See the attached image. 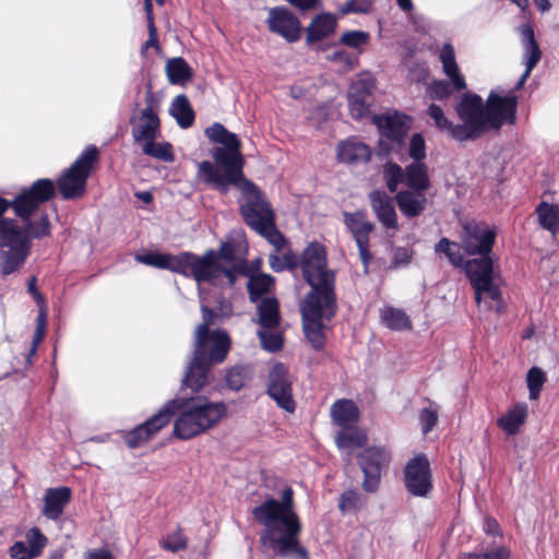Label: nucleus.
<instances>
[{"instance_id": "nucleus-1", "label": "nucleus", "mask_w": 559, "mask_h": 559, "mask_svg": "<svg viewBox=\"0 0 559 559\" xmlns=\"http://www.w3.org/2000/svg\"><path fill=\"white\" fill-rule=\"evenodd\" d=\"M298 269L310 286L300 305L304 333L311 346L319 350L325 344L326 323L337 311L336 273L329 267L326 249L318 241L302 250Z\"/></svg>"}, {"instance_id": "nucleus-2", "label": "nucleus", "mask_w": 559, "mask_h": 559, "mask_svg": "<svg viewBox=\"0 0 559 559\" xmlns=\"http://www.w3.org/2000/svg\"><path fill=\"white\" fill-rule=\"evenodd\" d=\"M56 194V185L50 179H37L13 199L12 209L22 221L0 218V249L31 246V238H43L50 234V223L43 204Z\"/></svg>"}, {"instance_id": "nucleus-3", "label": "nucleus", "mask_w": 559, "mask_h": 559, "mask_svg": "<svg viewBox=\"0 0 559 559\" xmlns=\"http://www.w3.org/2000/svg\"><path fill=\"white\" fill-rule=\"evenodd\" d=\"M496 239V230L484 222L472 221L464 225L462 245L467 254H480L465 263V272L475 292L478 306L502 311V293L500 278L495 272L493 261L488 254L491 252Z\"/></svg>"}, {"instance_id": "nucleus-4", "label": "nucleus", "mask_w": 559, "mask_h": 559, "mask_svg": "<svg viewBox=\"0 0 559 559\" xmlns=\"http://www.w3.org/2000/svg\"><path fill=\"white\" fill-rule=\"evenodd\" d=\"M252 515L264 528L260 539L264 547L281 557L308 559V551L299 544L301 523L294 509L293 490L286 487L281 500L267 498L252 509Z\"/></svg>"}, {"instance_id": "nucleus-5", "label": "nucleus", "mask_w": 559, "mask_h": 559, "mask_svg": "<svg viewBox=\"0 0 559 559\" xmlns=\"http://www.w3.org/2000/svg\"><path fill=\"white\" fill-rule=\"evenodd\" d=\"M206 136L222 146L214 147V163H198V179L212 189L226 194L231 186H238L243 179L245 159L241 143L236 133L229 132L222 123L215 122L205 130Z\"/></svg>"}, {"instance_id": "nucleus-6", "label": "nucleus", "mask_w": 559, "mask_h": 559, "mask_svg": "<svg viewBox=\"0 0 559 559\" xmlns=\"http://www.w3.org/2000/svg\"><path fill=\"white\" fill-rule=\"evenodd\" d=\"M201 310L203 322L195 330L193 357L181 383L182 388H190L194 392L207 383L212 365L223 362L230 348V340L225 331H209L214 312L205 305Z\"/></svg>"}, {"instance_id": "nucleus-7", "label": "nucleus", "mask_w": 559, "mask_h": 559, "mask_svg": "<svg viewBox=\"0 0 559 559\" xmlns=\"http://www.w3.org/2000/svg\"><path fill=\"white\" fill-rule=\"evenodd\" d=\"M168 418H177L174 424V435L188 440L205 432L216 425L226 414L223 402H211L206 396L176 397L168 401L160 409Z\"/></svg>"}, {"instance_id": "nucleus-8", "label": "nucleus", "mask_w": 559, "mask_h": 559, "mask_svg": "<svg viewBox=\"0 0 559 559\" xmlns=\"http://www.w3.org/2000/svg\"><path fill=\"white\" fill-rule=\"evenodd\" d=\"M167 270L187 277L192 276L199 284L211 283L229 287L235 284V271L219 266L213 250L202 257L190 252L177 255L169 253Z\"/></svg>"}, {"instance_id": "nucleus-9", "label": "nucleus", "mask_w": 559, "mask_h": 559, "mask_svg": "<svg viewBox=\"0 0 559 559\" xmlns=\"http://www.w3.org/2000/svg\"><path fill=\"white\" fill-rule=\"evenodd\" d=\"M98 157L95 145L87 146L75 162L58 178L57 187L66 200L81 198L86 190V181Z\"/></svg>"}, {"instance_id": "nucleus-10", "label": "nucleus", "mask_w": 559, "mask_h": 559, "mask_svg": "<svg viewBox=\"0 0 559 559\" xmlns=\"http://www.w3.org/2000/svg\"><path fill=\"white\" fill-rule=\"evenodd\" d=\"M462 124L455 126L454 140L463 142L475 140L488 128L486 108L483 98L476 94H466L456 107Z\"/></svg>"}, {"instance_id": "nucleus-11", "label": "nucleus", "mask_w": 559, "mask_h": 559, "mask_svg": "<svg viewBox=\"0 0 559 559\" xmlns=\"http://www.w3.org/2000/svg\"><path fill=\"white\" fill-rule=\"evenodd\" d=\"M237 187L242 190L247 198V202L241 205V214L248 226L254 231H259L275 219L271 205L264 200L253 182L243 176Z\"/></svg>"}, {"instance_id": "nucleus-12", "label": "nucleus", "mask_w": 559, "mask_h": 559, "mask_svg": "<svg viewBox=\"0 0 559 559\" xmlns=\"http://www.w3.org/2000/svg\"><path fill=\"white\" fill-rule=\"evenodd\" d=\"M404 486L409 495L427 498L433 488L432 471L426 454H417L404 466Z\"/></svg>"}, {"instance_id": "nucleus-13", "label": "nucleus", "mask_w": 559, "mask_h": 559, "mask_svg": "<svg viewBox=\"0 0 559 559\" xmlns=\"http://www.w3.org/2000/svg\"><path fill=\"white\" fill-rule=\"evenodd\" d=\"M267 394L280 408L287 413L295 412L296 402L293 397V380L287 367L282 362L275 364L269 372Z\"/></svg>"}, {"instance_id": "nucleus-14", "label": "nucleus", "mask_w": 559, "mask_h": 559, "mask_svg": "<svg viewBox=\"0 0 559 559\" xmlns=\"http://www.w3.org/2000/svg\"><path fill=\"white\" fill-rule=\"evenodd\" d=\"M516 107L518 97L513 92L504 96L490 92L485 105L488 128L499 130L504 124H514Z\"/></svg>"}, {"instance_id": "nucleus-15", "label": "nucleus", "mask_w": 559, "mask_h": 559, "mask_svg": "<svg viewBox=\"0 0 559 559\" xmlns=\"http://www.w3.org/2000/svg\"><path fill=\"white\" fill-rule=\"evenodd\" d=\"M391 456L383 447H369L358 456V463L364 473L362 488L368 492H374L379 488L381 471Z\"/></svg>"}, {"instance_id": "nucleus-16", "label": "nucleus", "mask_w": 559, "mask_h": 559, "mask_svg": "<svg viewBox=\"0 0 559 559\" xmlns=\"http://www.w3.org/2000/svg\"><path fill=\"white\" fill-rule=\"evenodd\" d=\"M265 23L271 33L281 36L287 43H296L301 38V23L297 15L287 8L269 9Z\"/></svg>"}, {"instance_id": "nucleus-17", "label": "nucleus", "mask_w": 559, "mask_h": 559, "mask_svg": "<svg viewBox=\"0 0 559 559\" xmlns=\"http://www.w3.org/2000/svg\"><path fill=\"white\" fill-rule=\"evenodd\" d=\"M344 223L356 241L365 272H368V264L371 260L369 235L373 229V225L367 219L366 213L362 211L344 213Z\"/></svg>"}, {"instance_id": "nucleus-18", "label": "nucleus", "mask_w": 559, "mask_h": 559, "mask_svg": "<svg viewBox=\"0 0 559 559\" xmlns=\"http://www.w3.org/2000/svg\"><path fill=\"white\" fill-rule=\"evenodd\" d=\"M372 121L383 136L396 143L403 141L409 128V118L397 111L376 115Z\"/></svg>"}, {"instance_id": "nucleus-19", "label": "nucleus", "mask_w": 559, "mask_h": 559, "mask_svg": "<svg viewBox=\"0 0 559 559\" xmlns=\"http://www.w3.org/2000/svg\"><path fill=\"white\" fill-rule=\"evenodd\" d=\"M519 32L521 35V41L524 47V63L525 71L522 74L521 79L516 83L514 90H519L523 86L527 78L530 76L532 70L538 63L542 58V51L538 47V44L535 39L534 28L531 23H524L520 25Z\"/></svg>"}, {"instance_id": "nucleus-20", "label": "nucleus", "mask_w": 559, "mask_h": 559, "mask_svg": "<svg viewBox=\"0 0 559 559\" xmlns=\"http://www.w3.org/2000/svg\"><path fill=\"white\" fill-rule=\"evenodd\" d=\"M132 136L135 142L156 139L159 132V118L153 107L147 105L139 115L131 118Z\"/></svg>"}, {"instance_id": "nucleus-21", "label": "nucleus", "mask_w": 559, "mask_h": 559, "mask_svg": "<svg viewBox=\"0 0 559 559\" xmlns=\"http://www.w3.org/2000/svg\"><path fill=\"white\" fill-rule=\"evenodd\" d=\"M368 441L367 433L356 424L342 427L335 436L337 449L342 452L343 460L349 463L353 452L366 445Z\"/></svg>"}, {"instance_id": "nucleus-22", "label": "nucleus", "mask_w": 559, "mask_h": 559, "mask_svg": "<svg viewBox=\"0 0 559 559\" xmlns=\"http://www.w3.org/2000/svg\"><path fill=\"white\" fill-rule=\"evenodd\" d=\"M168 424V418L165 414H162L159 411L157 414L153 415L143 424L136 426L131 431L127 432L124 436L126 443L130 448H136L151 439L155 433H157L162 428H164Z\"/></svg>"}, {"instance_id": "nucleus-23", "label": "nucleus", "mask_w": 559, "mask_h": 559, "mask_svg": "<svg viewBox=\"0 0 559 559\" xmlns=\"http://www.w3.org/2000/svg\"><path fill=\"white\" fill-rule=\"evenodd\" d=\"M69 487H56L46 490L44 496L43 514L49 520L57 521L63 514L64 508L71 500Z\"/></svg>"}, {"instance_id": "nucleus-24", "label": "nucleus", "mask_w": 559, "mask_h": 559, "mask_svg": "<svg viewBox=\"0 0 559 559\" xmlns=\"http://www.w3.org/2000/svg\"><path fill=\"white\" fill-rule=\"evenodd\" d=\"M371 207L385 228H396L397 216L393 199L384 191L374 190L369 194Z\"/></svg>"}, {"instance_id": "nucleus-25", "label": "nucleus", "mask_w": 559, "mask_h": 559, "mask_svg": "<svg viewBox=\"0 0 559 559\" xmlns=\"http://www.w3.org/2000/svg\"><path fill=\"white\" fill-rule=\"evenodd\" d=\"M370 147L355 139L343 141L337 146V158L348 165L366 164L370 160Z\"/></svg>"}, {"instance_id": "nucleus-26", "label": "nucleus", "mask_w": 559, "mask_h": 559, "mask_svg": "<svg viewBox=\"0 0 559 559\" xmlns=\"http://www.w3.org/2000/svg\"><path fill=\"white\" fill-rule=\"evenodd\" d=\"M527 416V404L516 403L497 419V426L508 436H515L526 423Z\"/></svg>"}, {"instance_id": "nucleus-27", "label": "nucleus", "mask_w": 559, "mask_h": 559, "mask_svg": "<svg viewBox=\"0 0 559 559\" xmlns=\"http://www.w3.org/2000/svg\"><path fill=\"white\" fill-rule=\"evenodd\" d=\"M395 199L401 212L407 217H416L426 209L427 198L423 190L401 191Z\"/></svg>"}, {"instance_id": "nucleus-28", "label": "nucleus", "mask_w": 559, "mask_h": 559, "mask_svg": "<svg viewBox=\"0 0 559 559\" xmlns=\"http://www.w3.org/2000/svg\"><path fill=\"white\" fill-rule=\"evenodd\" d=\"M336 24V17L331 13L314 16L306 29L307 44L312 45L321 41L335 31Z\"/></svg>"}, {"instance_id": "nucleus-29", "label": "nucleus", "mask_w": 559, "mask_h": 559, "mask_svg": "<svg viewBox=\"0 0 559 559\" xmlns=\"http://www.w3.org/2000/svg\"><path fill=\"white\" fill-rule=\"evenodd\" d=\"M439 58L442 63L443 72L451 80L453 87L456 91L464 90L466 83L459 71L453 45L450 43L444 44L440 50Z\"/></svg>"}, {"instance_id": "nucleus-30", "label": "nucleus", "mask_w": 559, "mask_h": 559, "mask_svg": "<svg viewBox=\"0 0 559 559\" xmlns=\"http://www.w3.org/2000/svg\"><path fill=\"white\" fill-rule=\"evenodd\" d=\"M31 246L0 249V273L3 276L17 272L29 254Z\"/></svg>"}, {"instance_id": "nucleus-31", "label": "nucleus", "mask_w": 559, "mask_h": 559, "mask_svg": "<svg viewBox=\"0 0 559 559\" xmlns=\"http://www.w3.org/2000/svg\"><path fill=\"white\" fill-rule=\"evenodd\" d=\"M333 421L342 427L356 424L359 419V411L350 400H338L331 406Z\"/></svg>"}, {"instance_id": "nucleus-32", "label": "nucleus", "mask_w": 559, "mask_h": 559, "mask_svg": "<svg viewBox=\"0 0 559 559\" xmlns=\"http://www.w3.org/2000/svg\"><path fill=\"white\" fill-rule=\"evenodd\" d=\"M404 183L413 190L426 191L430 187L428 167L425 163H412L404 168Z\"/></svg>"}, {"instance_id": "nucleus-33", "label": "nucleus", "mask_w": 559, "mask_h": 559, "mask_svg": "<svg viewBox=\"0 0 559 559\" xmlns=\"http://www.w3.org/2000/svg\"><path fill=\"white\" fill-rule=\"evenodd\" d=\"M257 308L260 328L275 329L280 324V309L275 297L261 298Z\"/></svg>"}, {"instance_id": "nucleus-34", "label": "nucleus", "mask_w": 559, "mask_h": 559, "mask_svg": "<svg viewBox=\"0 0 559 559\" xmlns=\"http://www.w3.org/2000/svg\"><path fill=\"white\" fill-rule=\"evenodd\" d=\"M535 213L542 228L550 231L552 235L559 233V205L542 201Z\"/></svg>"}, {"instance_id": "nucleus-35", "label": "nucleus", "mask_w": 559, "mask_h": 559, "mask_svg": "<svg viewBox=\"0 0 559 559\" xmlns=\"http://www.w3.org/2000/svg\"><path fill=\"white\" fill-rule=\"evenodd\" d=\"M169 114L181 128H189L194 121L193 109L186 95L176 96L169 107Z\"/></svg>"}, {"instance_id": "nucleus-36", "label": "nucleus", "mask_w": 559, "mask_h": 559, "mask_svg": "<svg viewBox=\"0 0 559 559\" xmlns=\"http://www.w3.org/2000/svg\"><path fill=\"white\" fill-rule=\"evenodd\" d=\"M234 245L230 242H225L222 245L219 252H215V261L219 266L235 271L236 281L238 275L247 274V269L243 261H234Z\"/></svg>"}, {"instance_id": "nucleus-37", "label": "nucleus", "mask_w": 559, "mask_h": 559, "mask_svg": "<svg viewBox=\"0 0 559 559\" xmlns=\"http://www.w3.org/2000/svg\"><path fill=\"white\" fill-rule=\"evenodd\" d=\"M168 81L171 84H183L192 76V71L183 58L169 59L165 67Z\"/></svg>"}, {"instance_id": "nucleus-38", "label": "nucleus", "mask_w": 559, "mask_h": 559, "mask_svg": "<svg viewBox=\"0 0 559 559\" xmlns=\"http://www.w3.org/2000/svg\"><path fill=\"white\" fill-rule=\"evenodd\" d=\"M381 320L391 330L403 331L412 328L408 316L403 310L393 307H384L381 310Z\"/></svg>"}, {"instance_id": "nucleus-39", "label": "nucleus", "mask_w": 559, "mask_h": 559, "mask_svg": "<svg viewBox=\"0 0 559 559\" xmlns=\"http://www.w3.org/2000/svg\"><path fill=\"white\" fill-rule=\"evenodd\" d=\"M273 284L274 278L269 274H251L247 284L251 301L257 302L263 295L270 292Z\"/></svg>"}, {"instance_id": "nucleus-40", "label": "nucleus", "mask_w": 559, "mask_h": 559, "mask_svg": "<svg viewBox=\"0 0 559 559\" xmlns=\"http://www.w3.org/2000/svg\"><path fill=\"white\" fill-rule=\"evenodd\" d=\"M144 154L163 162H173L174 154L171 145L167 142H155V139L145 140L140 143Z\"/></svg>"}, {"instance_id": "nucleus-41", "label": "nucleus", "mask_w": 559, "mask_h": 559, "mask_svg": "<svg viewBox=\"0 0 559 559\" xmlns=\"http://www.w3.org/2000/svg\"><path fill=\"white\" fill-rule=\"evenodd\" d=\"M383 179L388 189L391 192H395L400 183H404V168H402L399 164L388 162L383 165L382 169Z\"/></svg>"}, {"instance_id": "nucleus-42", "label": "nucleus", "mask_w": 559, "mask_h": 559, "mask_svg": "<svg viewBox=\"0 0 559 559\" xmlns=\"http://www.w3.org/2000/svg\"><path fill=\"white\" fill-rule=\"evenodd\" d=\"M364 506L365 499L354 489L345 490L338 499V509L342 513L359 511Z\"/></svg>"}, {"instance_id": "nucleus-43", "label": "nucleus", "mask_w": 559, "mask_h": 559, "mask_svg": "<svg viewBox=\"0 0 559 559\" xmlns=\"http://www.w3.org/2000/svg\"><path fill=\"white\" fill-rule=\"evenodd\" d=\"M370 40V34L364 31H348L342 34L340 43L361 52Z\"/></svg>"}, {"instance_id": "nucleus-44", "label": "nucleus", "mask_w": 559, "mask_h": 559, "mask_svg": "<svg viewBox=\"0 0 559 559\" xmlns=\"http://www.w3.org/2000/svg\"><path fill=\"white\" fill-rule=\"evenodd\" d=\"M374 87L373 79L370 74L364 73L358 76L357 80H355L349 88L348 94L353 97H364V98H370L371 92Z\"/></svg>"}, {"instance_id": "nucleus-45", "label": "nucleus", "mask_w": 559, "mask_h": 559, "mask_svg": "<svg viewBox=\"0 0 559 559\" xmlns=\"http://www.w3.org/2000/svg\"><path fill=\"white\" fill-rule=\"evenodd\" d=\"M299 257L293 252L284 253L282 257L276 253L270 254L269 264L274 272L298 269Z\"/></svg>"}, {"instance_id": "nucleus-46", "label": "nucleus", "mask_w": 559, "mask_h": 559, "mask_svg": "<svg viewBox=\"0 0 559 559\" xmlns=\"http://www.w3.org/2000/svg\"><path fill=\"white\" fill-rule=\"evenodd\" d=\"M435 251L436 253H444L454 266H461L464 262L457 243L450 241L448 238L440 239L435 246Z\"/></svg>"}, {"instance_id": "nucleus-47", "label": "nucleus", "mask_w": 559, "mask_h": 559, "mask_svg": "<svg viewBox=\"0 0 559 559\" xmlns=\"http://www.w3.org/2000/svg\"><path fill=\"white\" fill-rule=\"evenodd\" d=\"M546 381L545 372L538 367H532L526 376L527 388L530 391V399H538L543 385Z\"/></svg>"}, {"instance_id": "nucleus-48", "label": "nucleus", "mask_w": 559, "mask_h": 559, "mask_svg": "<svg viewBox=\"0 0 559 559\" xmlns=\"http://www.w3.org/2000/svg\"><path fill=\"white\" fill-rule=\"evenodd\" d=\"M428 115L433 120L435 126L442 132H447L454 139L455 126L444 116L443 110L436 104L428 107Z\"/></svg>"}, {"instance_id": "nucleus-49", "label": "nucleus", "mask_w": 559, "mask_h": 559, "mask_svg": "<svg viewBox=\"0 0 559 559\" xmlns=\"http://www.w3.org/2000/svg\"><path fill=\"white\" fill-rule=\"evenodd\" d=\"M271 329H262L258 331V336L264 349L269 352H277L283 347V337L281 333L270 331Z\"/></svg>"}, {"instance_id": "nucleus-50", "label": "nucleus", "mask_w": 559, "mask_h": 559, "mask_svg": "<svg viewBox=\"0 0 559 559\" xmlns=\"http://www.w3.org/2000/svg\"><path fill=\"white\" fill-rule=\"evenodd\" d=\"M439 407L436 403L430 402L429 407H425L419 413V423L424 435L430 432L438 423Z\"/></svg>"}, {"instance_id": "nucleus-51", "label": "nucleus", "mask_w": 559, "mask_h": 559, "mask_svg": "<svg viewBox=\"0 0 559 559\" xmlns=\"http://www.w3.org/2000/svg\"><path fill=\"white\" fill-rule=\"evenodd\" d=\"M26 545L31 549L32 555L39 556L47 544V537L38 527L28 530L25 534Z\"/></svg>"}, {"instance_id": "nucleus-52", "label": "nucleus", "mask_w": 559, "mask_h": 559, "mask_svg": "<svg viewBox=\"0 0 559 559\" xmlns=\"http://www.w3.org/2000/svg\"><path fill=\"white\" fill-rule=\"evenodd\" d=\"M135 261L145 265L154 266L162 270H167L169 253L148 252L138 253L134 257Z\"/></svg>"}, {"instance_id": "nucleus-53", "label": "nucleus", "mask_w": 559, "mask_h": 559, "mask_svg": "<svg viewBox=\"0 0 559 559\" xmlns=\"http://www.w3.org/2000/svg\"><path fill=\"white\" fill-rule=\"evenodd\" d=\"M408 156L413 159V163H424V159L426 158V143L420 133H415L411 138Z\"/></svg>"}, {"instance_id": "nucleus-54", "label": "nucleus", "mask_w": 559, "mask_h": 559, "mask_svg": "<svg viewBox=\"0 0 559 559\" xmlns=\"http://www.w3.org/2000/svg\"><path fill=\"white\" fill-rule=\"evenodd\" d=\"M257 233L266 238L267 241L275 247L276 252L280 251L282 247L285 245V238L276 228L275 219L272 221V223L265 225V227L261 228Z\"/></svg>"}, {"instance_id": "nucleus-55", "label": "nucleus", "mask_w": 559, "mask_h": 559, "mask_svg": "<svg viewBox=\"0 0 559 559\" xmlns=\"http://www.w3.org/2000/svg\"><path fill=\"white\" fill-rule=\"evenodd\" d=\"M160 546L168 551L177 552L187 547V538L180 531H176L166 535L160 540Z\"/></svg>"}, {"instance_id": "nucleus-56", "label": "nucleus", "mask_w": 559, "mask_h": 559, "mask_svg": "<svg viewBox=\"0 0 559 559\" xmlns=\"http://www.w3.org/2000/svg\"><path fill=\"white\" fill-rule=\"evenodd\" d=\"M349 112L354 119H361L369 114V99L347 95Z\"/></svg>"}, {"instance_id": "nucleus-57", "label": "nucleus", "mask_w": 559, "mask_h": 559, "mask_svg": "<svg viewBox=\"0 0 559 559\" xmlns=\"http://www.w3.org/2000/svg\"><path fill=\"white\" fill-rule=\"evenodd\" d=\"M373 0H348L341 9L340 12L345 15L348 13H368L372 8Z\"/></svg>"}, {"instance_id": "nucleus-58", "label": "nucleus", "mask_w": 559, "mask_h": 559, "mask_svg": "<svg viewBox=\"0 0 559 559\" xmlns=\"http://www.w3.org/2000/svg\"><path fill=\"white\" fill-rule=\"evenodd\" d=\"M427 93L432 99H444L452 93L450 84L447 81H433L427 88Z\"/></svg>"}, {"instance_id": "nucleus-59", "label": "nucleus", "mask_w": 559, "mask_h": 559, "mask_svg": "<svg viewBox=\"0 0 559 559\" xmlns=\"http://www.w3.org/2000/svg\"><path fill=\"white\" fill-rule=\"evenodd\" d=\"M32 554L25 542H15L10 548V555L14 559H33L36 556Z\"/></svg>"}, {"instance_id": "nucleus-60", "label": "nucleus", "mask_w": 559, "mask_h": 559, "mask_svg": "<svg viewBox=\"0 0 559 559\" xmlns=\"http://www.w3.org/2000/svg\"><path fill=\"white\" fill-rule=\"evenodd\" d=\"M331 61L344 64L346 68H353L354 60L345 50H336L329 58Z\"/></svg>"}, {"instance_id": "nucleus-61", "label": "nucleus", "mask_w": 559, "mask_h": 559, "mask_svg": "<svg viewBox=\"0 0 559 559\" xmlns=\"http://www.w3.org/2000/svg\"><path fill=\"white\" fill-rule=\"evenodd\" d=\"M483 527H484L485 533L488 535L495 536V535L501 534L500 526H499L498 522L492 518H486L484 520Z\"/></svg>"}, {"instance_id": "nucleus-62", "label": "nucleus", "mask_w": 559, "mask_h": 559, "mask_svg": "<svg viewBox=\"0 0 559 559\" xmlns=\"http://www.w3.org/2000/svg\"><path fill=\"white\" fill-rule=\"evenodd\" d=\"M227 382L229 388H231L233 390H239L243 385L242 380L240 379V374L236 370H231L228 373Z\"/></svg>"}, {"instance_id": "nucleus-63", "label": "nucleus", "mask_w": 559, "mask_h": 559, "mask_svg": "<svg viewBox=\"0 0 559 559\" xmlns=\"http://www.w3.org/2000/svg\"><path fill=\"white\" fill-rule=\"evenodd\" d=\"M86 559H114L110 551L106 549H93L86 554Z\"/></svg>"}, {"instance_id": "nucleus-64", "label": "nucleus", "mask_w": 559, "mask_h": 559, "mask_svg": "<svg viewBox=\"0 0 559 559\" xmlns=\"http://www.w3.org/2000/svg\"><path fill=\"white\" fill-rule=\"evenodd\" d=\"M487 555L490 559H510V551L506 547H498Z\"/></svg>"}]
</instances>
